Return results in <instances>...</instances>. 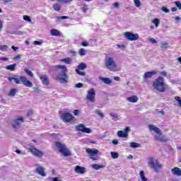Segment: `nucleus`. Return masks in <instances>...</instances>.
<instances>
[{"mask_svg":"<svg viewBox=\"0 0 181 181\" xmlns=\"http://www.w3.org/2000/svg\"><path fill=\"white\" fill-rule=\"evenodd\" d=\"M54 69H59L61 72L57 75V80L61 83V84H66L69 83V75H67V66L64 65H55Z\"/></svg>","mask_w":181,"mask_h":181,"instance_id":"obj_1","label":"nucleus"},{"mask_svg":"<svg viewBox=\"0 0 181 181\" xmlns=\"http://www.w3.org/2000/svg\"><path fill=\"white\" fill-rule=\"evenodd\" d=\"M8 81L12 82L13 80L15 81L16 84H23L25 87H33V83L30 82V81L26 78V76H19V75H13V77L8 78Z\"/></svg>","mask_w":181,"mask_h":181,"instance_id":"obj_2","label":"nucleus"},{"mask_svg":"<svg viewBox=\"0 0 181 181\" xmlns=\"http://www.w3.org/2000/svg\"><path fill=\"white\" fill-rule=\"evenodd\" d=\"M153 87L160 93H165L166 91L165 89V80L160 76L153 83Z\"/></svg>","mask_w":181,"mask_h":181,"instance_id":"obj_3","label":"nucleus"},{"mask_svg":"<svg viewBox=\"0 0 181 181\" xmlns=\"http://www.w3.org/2000/svg\"><path fill=\"white\" fill-rule=\"evenodd\" d=\"M105 66L110 71H118V66L117 62L114 60V58L111 57H107L105 58Z\"/></svg>","mask_w":181,"mask_h":181,"instance_id":"obj_4","label":"nucleus"},{"mask_svg":"<svg viewBox=\"0 0 181 181\" xmlns=\"http://www.w3.org/2000/svg\"><path fill=\"white\" fill-rule=\"evenodd\" d=\"M55 146L59 149L60 153H62L64 156H70L71 153L69 151V148L66 147V145L60 141L55 142Z\"/></svg>","mask_w":181,"mask_h":181,"instance_id":"obj_5","label":"nucleus"},{"mask_svg":"<svg viewBox=\"0 0 181 181\" xmlns=\"http://www.w3.org/2000/svg\"><path fill=\"white\" fill-rule=\"evenodd\" d=\"M59 117L64 122H71L74 119V116L67 112H59Z\"/></svg>","mask_w":181,"mask_h":181,"instance_id":"obj_6","label":"nucleus"},{"mask_svg":"<svg viewBox=\"0 0 181 181\" xmlns=\"http://www.w3.org/2000/svg\"><path fill=\"white\" fill-rule=\"evenodd\" d=\"M148 165L151 169H154L156 170V169H160L162 168V165L159 164V162L155 157H150L148 158Z\"/></svg>","mask_w":181,"mask_h":181,"instance_id":"obj_7","label":"nucleus"},{"mask_svg":"<svg viewBox=\"0 0 181 181\" xmlns=\"http://www.w3.org/2000/svg\"><path fill=\"white\" fill-rule=\"evenodd\" d=\"M35 168V173H37V175H40V176H42V177H46V168L42 167L40 164H35L34 165Z\"/></svg>","mask_w":181,"mask_h":181,"instance_id":"obj_8","label":"nucleus"},{"mask_svg":"<svg viewBox=\"0 0 181 181\" xmlns=\"http://www.w3.org/2000/svg\"><path fill=\"white\" fill-rule=\"evenodd\" d=\"M86 100L90 103H95V90L94 88H92L88 90Z\"/></svg>","mask_w":181,"mask_h":181,"instance_id":"obj_9","label":"nucleus"},{"mask_svg":"<svg viewBox=\"0 0 181 181\" xmlns=\"http://www.w3.org/2000/svg\"><path fill=\"white\" fill-rule=\"evenodd\" d=\"M124 37L127 40H130L131 42H134L135 40H138L139 39V35L134 34L131 32H126L124 33Z\"/></svg>","mask_w":181,"mask_h":181,"instance_id":"obj_10","label":"nucleus"},{"mask_svg":"<svg viewBox=\"0 0 181 181\" xmlns=\"http://www.w3.org/2000/svg\"><path fill=\"white\" fill-rule=\"evenodd\" d=\"M22 122H25L23 117H18L15 119L11 123L12 128L16 130L18 129V128H21V124H22Z\"/></svg>","mask_w":181,"mask_h":181,"instance_id":"obj_11","label":"nucleus"},{"mask_svg":"<svg viewBox=\"0 0 181 181\" xmlns=\"http://www.w3.org/2000/svg\"><path fill=\"white\" fill-rule=\"evenodd\" d=\"M28 151H30V152H31V153H33V155L37 158H42V156H43V152L36 148V147L34 146H30L28 148Z\"/></svg>","mask_w":181,"mask_h":181,"instance_id":"obj_12","label":"nucleus"},{"mask_svg":"<svg viewBox=\"0 0 181 181\" xmlns=\"http://www.w3.org/2000/svg\"><path fill=\"white\" fill-rule=\"evenodd\" d=\"M76 131H80L84 134H91L92 130L90 128L86 127L83 124H80L75 127Z\"/></svg>","mask_w":181,"mask_h":181,"instance_id":"obj_13","label":"nucleus"},{"mask_svg":"<svg viewBox=\"0 0 181 181\" xmlns=\"http://www.w3.org/2000/svg\"><path fill=\"white\" fill-rule=\"evenodd\" d=\"M148 127V129H150V131H154V132H156V134H158V135H162V130L155 127L154 125L149 124Z\"/></svg>","mask_w":181,"mask_h":181,"instance_id":"obj_14","label":"nucleus"},{"mask_svg":"<svg viewBox=\"0 0 181 181\" xmlns=\"http://www.w3.org/2000/svg\"><path fill=\"white\" fill-rule=\"evenodd\" d=\"M155 139L156 141H159V142H168V141H169V139L166 138V136H162L160 134L155 136Z\"/></svg>","mask_w":181,"mask_h":181,"instance_id":"obj_15","label":"nucleus"},{"mask_svg":"<svg viewBox=\"0 0 181 181\" xmlns=\"http://www.w3.org/2000/svg\"><path fill=\"white\" fill-rule=\"evenodd\" d=\"M40 78L45 86H49V76L47 75L40 76Z\"/></svg>","mask_w":181,"mask_h":181,"instance_id":"obj_16","label":"nucleus"},{"mask_svg":"<svg viewBox=\"0 0 181 181\" xmlns=\"http://www.w3.org/2000/svg\"><path fill=\"white\" fill-rule=\"evenodd\" d=\"M171 173L174 176H181V169L177 167L173 168L171 169Z\"/></svg>","mask_w":181,"mask_h":181,"instance_id":"obj_17","label":"nucleus"},{"mask_svg":"<svg viewBox=\"0 0 181 181\" xmlns=\"http://www.w3.org/2000/svg\"><path fill=\"white\" fill-rule=\"evenodd\" d=\"M75 172H76V173H79L81 175H84V173H86V168L81 167L80 165H77L75 168Z\"/></svg>","mask_w":181,"mask_h":181,"instance_id":"obj_18","label":"nucleus"},{"mask_svg":"<svg viewBox=\"0 0 181 181\" xmlns=\"http://www.w3.org/2000/svg\"><path fill=\"white\" fill-rule=\"evenodd\" d=\"M99 80H100V81H103V83H104L105 84H107V85H110L112 83V81H111L110 78H107V77L100 76Z\"/></svg>","mask_w":181,"mask_h":181,"instance_id":"obj_19","label":"nucleus"},{"mask_svg":"<svg viewBox=\"0 0 181 181\" xmlns=\"http://www.w3.org/2000/svg\"><path fill=\"white\" fill-rule=\"evenodd\" d=\"M86 152L87 153L90 154V156H94V155H98V150L95 148L94 149L87 148Z\"/></svg>","mask_w":181,"mask_h":181,"instance_id":"obj_20","label":"nucleus"},{"mask_svg":"<svg viewBox=\"0 0 181 181\" xmlns=\"http://www.w3.org/2000/svg\"><path fill=\"white\" fill-rule=\"evenodd\" d=\"M156 74V71H147L144 74V78L146 80L148 78H151L153 76H155Z\"/></svg>","mask_w":181,"mask_h":181,"instance_id":"obj_21","label":"nucleus"},{"mask_svg":"<svg viewBox=\"0 0 181 181\" xmlns=\"http://www.w3.org/2000/svg\"><path fill=\"white\" fill-rule=\"evenodd\" d=\"M50 34L52 36H62V33H60V31H59L57 29L51 30Z\"/></svg>","mask_w":181,"mask_h":181,"instance_id":"obj_22","label":"nucleus"},{"mask_svg":"<svg viewBox=\"0 0 181 181\" xmlns=\"http://www.w3.org/2000/svg\"><path fill=\"white\" fill-rule=\"evenodd\" d=\"M127 100L129 101V103H136V101H138V97H136V95H132L127 98Z\"/></svg>","mask_w":181,"mask_h":181,"instance_id":"obj_23","label":"nucleus"},{"mask_svg":"<svg viewBox=\"0 0 181 181\" xmlns=\"http://www.w3.org/2000/svg\"><path fill=\"white\" fill-rule=\"evenodd\" d=\"M6 70H10V71H15L16 70V64H13L6 66Z\"/></svg>","mask_w":181,"mask_h":181,"instance_id":"obj_24","label":"nucleus"},{"mask_svg":"<svg viewBox=\"0 0 181 181\" xmlns=\"http://www.w3.org/2000/svg\"><path fill=\"white\" fill-rule=\"evenodd\" d=\"M91 168H93V169H95V170H100V169H104V168H105V165H100L98 164H93L91 165Z\"/></svg>","mask_w":181,"mask_h":181,"instance_id":"obj_25","label":"nucleus"},{"mask_svg":"<svg viewBox=\"0 0 181 181\" xmlns=\"http://www.w3.org/2000/svg\"><path fill=\"white\" fill-rule=\"evenodd\" d=\"M117 136L119 138H127L128 136V134L124 133V131H118Z\"/></svg>","mask_w":181,"mask_h":181,"instance_id":"obj_26","label":"nucleus"},{"mask_svg":"<svg viewBox=\"0 0 181 181\" xmlns=\"http://www.w3.org/2000/svg\"><path fill=\"white\" fill-rule=\"evenodd\" d=\"M60 62H64V63H66V64H71L73 60L71 59V58L67 57L65 59H60Z\"/></svg>","mask_w":181,"mask_h":181,"instance_id":"obj_27","label":"nucleus"},{"mask_svg":"<svg viewBox=\"0 0 181 181\" xmlns=\"http://www.w3.org/2000/svg\"><path fill=\"white\" fill-rule=\"evenodd\" d=\"M152 23L155 25L156 28H159V25L160 23V20L159 18H154L152 21Z\"/></svg>","mask_w":181,"mask_h":181,"instance_id":"obj_28","label":"nucleus"},{"mask_svg":"<svg viewBox=\"0 0 181 181\" xmlns=\"http://www.w3.org/2000/svg\"><path fill=\"white\" fill-rule=\"evenodd\" d=\"M86 69H87V65L82 62L78 66L76 70H86Z\"/></svg>","mask_w":181,"mask_h":181,"instance_id":"obj_29","label":"nucleus"},{"mask_svg":"<svg viewBox=\"0 0 181 181\" xmlns=\"http://www.w3.org/2000/svg\"><path fill=\"white\" fill-rule=\"evenodd\" d=\"M110 117H112V121L117 122L119 118L118 117V114L117 113H110Z\"/></svg>","mask_w":181,"mask_h":181,"instance_id":"obj_30","label":"nucleus"},{"mask_svg":"<svg viewBox=\"0 0 181 181\" xmlns=\"http://www.w3.org/2000/svg\"><path fill=\"white\" fill-rule=\"evenodd\" d=\"M110 155H111L112 159H118V158L119 157V154L118 153L114 152V151L110 152Z\"/></svg>","mask_w":181,"mask_h":181,"instance_id":"obj_31","label":"nucleus"},{"mask_svg":"<svg viewBox=\"0 0 181 181\" xmlns=\"http://www.w3.org/2000/svg\"><path fill=\"white\" fill-rule=\"evenodd\" d=\"M139 146H141V144H139L136 142L130 143V148H139Z\"/></svg>","mask_w":181,"mask_h":181,"instance_id":"obj_32","label":"nucleus"},{"mask_svg":"<svg viewBox=\"0 0 181 181\" xmlns=\"http://www.w3.org/2000/svg\"><path fill=\"white\" fill-rule=\"evenodd\" d=\"M53 8L54 11H59L62 9V6L59 4H53Z\"/></svg>","mask_w":181,"mask_h":181,"instance_id":"obj_33","label":"nucleus"},{"mask_svg":"<svg viewBox=\"0 0 181 181\" xmlns=\"http://www.w3.org/2000/svg\"><path fill=\"white\" fill-rule=\"evenodd\" d=\"M18 93V89L13 88L10 90L8 95H11L12 97H14L16 94Z\"/></svg>","mask_w":181,"mask_h":181,"instance_id":"obj_34","label":"nucleus"},{"mask_svg":"<svg viewBox=\"0 0 181 181\" xmlns=\"http://www.w3.org/2000/svg\"><path fill=\"white\" fill-rule=\"evenodd\" d=\"M95 114H97L98 115H99V117L100 118H104V113L103 112H101V110H96L95 111Z\"/></svg>","mask_w":181,"mask_h":181,"instance_id":"obj_35","label":"nucleus"},{"mask_svg":"<svg viewBox=\"0 0 181 181\" xmlns=\"http://www.w3.org/2000/svg\"><path fill=\"white\" fill-rule=\"evenodd\" d=\"M24 71H25V73H26V74H28L30 77H33V73L32 72V71H30V70H29L28 69H25Z\"/></svg>","mask_w":181,"mask_h":181,"instance_id":"obj_36","label":"nucleus"},{"mask_svg":"<svg viewBox=\"0 0 181 181\" xmlns=\"http://www.w3.org/2000/svg\"><path fill=\"white\" fill-rule=\"evenodd\" d=\"M8 49V45H0V50H1V52H6Z\"/></svg>","mask_w":181,"mask_h":181,"instance_id":"obj_37","label":"nucleus"},{"mask_svg":"<svg viewBox=\"0 0 181 181\" xmlns=\"http://www.w3.org/2000/svg\"><path fill=\"white\" fill-rule=\"evenodd\" d=\"M24 33H25L23 31H13V32L11 33V35H22Z\"/></svg>","mask_w":181,"mask_h":181,"instance_id":"obj_38","label":"nucleus"},{"mask_svg":"<svg viewBox=\"0 0 181 181\" xmlns=\"http://www.w3.org/2000/svg\"><path fill=\"white\" fill-rule=\"evenodd\" d=\"M160 47L161 49H168L169 47V44H168V42H162Z\"/></svg>","mask_w":181,"mask_h":181,"instance_id":"obj_39","label":"nucleus"},{"mask_svg":"<svg viewBox=\"0 0 181 181\" xmlns=\"http://www.w3.org/2000/svg\"><path fill=\"white\" fill-rule=\"evenodd\" d=\"M57 2H62V4H70L73 0H56Z\"/></svg>","mask_w":181,"mask_h":181,"instance_id":"obj_40","label":"nucleus"},{"mask_svg":"<svg viewBox=\"0 0 181 181\" xmlns=\"http://www.w3.org/2000/svg\"><path fill=\"white\" fill-rule=\"evenodd\" d=\"M79 54L80 56H86V49L81 48L79 49Z\"/></svg>","mask_w":181,"mask_h":181,"instance_id":"obj_41","label":"nucleus"},{"mask_svg":"<svg viewBox=\"0 0 181 181\" xmlns=\"http://www.w3.org/2000/svg\"><path fill=\"white\" fill-rule=\"evenodd\" d=\"M76 73H77L79 76H86V73L84 71H80V69H76Z\"/></svg>","mask_w":181,"mask_h":181,"instance_id":"obj_42","label":"nucleus"},{"mask_svg":"<svg viewBox=\"0 0 181 181\" xmlns=\"http://www.w3.org/2000/svg\"><path fill=\"white\" fill-rule=\"evenodd\" d=\"M161 11H163V12H165V13H169L170 12V10L165 6L161 7Z\"/></svg>","mask_w":181,"mask_h":181,"instance_id":"obj_43","label":"nucleus"},{"mask_svg":"<svg viewBox=\"0 0 181 181\" xmlns=\"http://www.w3.org/2000/svg\"><path fill=\"white\" fill-rule=\"evenodd\" d=\"M23 20L26 21L27 22H32V19L29 16H23Z\"/></svg>","mask_w":181,"mask_h":181,"instance_id":"obj_44","label":"nucleus"},{"mask_svg":"<svg viewBox=\"0 0 181 181\" xmlns=\"http://www.w3.org/2000/svg\"><path fill=\"white\" fill-rule=\"evenodd\" d=\"M175 101H177L178 105H180V107H181V100H180V97H179V96H175Z\"/></svg>","mask_w":181,"mask_h":181,"instance_id":"obj_45","label":"nucleus"},{"mask_svg":"<svg viewBox=\"0 0 181 181\" xmlns=\"http://www.w3.org/2000/svg\"><path fill=\"white\" fill-rule=\"evenodd\" d=\"M134 2L136 8H139V6H141V1L139 0H134Z\"/></svg>","mask_w":181,"mask_h":181,"instance_id":"obj_46","label":"nucleus"},{"mask_svg":"<svg viewBox=\"0 0 181 181\" xmlns=\"http://www.w3.org/2000/svg\"><path fill=\"white\" fill-rule=\"evenodd\" d=\"M83 86L84 85L82 83H78L75 85V87H76V88H81L83 87Z\"/></svg>","mask_w":181,"mask_h":181,"instance_id":"obj_47","label":"nucleus"},{"mask_svg":"<svg viewBox=\"0 0 181 181\" xmlns=\"http://www.w3.org/2000/svg\"><path fill=\"white\" fill-rule=\"evenodd\" d=\"M21 57H22V55L18 54V55L15 56L14 57H13V60H19L21 59Z\"/></svg>","mask_w":181,"mask_h":181,"instance_id":"obj_48","label":"nucleus"},{"mask_svg":"<svg viewBox=\"0 0 181 181\" xmlns=\"http://www.w3.org/2000/svg\"><path fill=\"white\" fill-rule=\"evenodd\" d=\"M175 4L178 8V9H180V10L181 9V2L180 1H175Z\"/></svg>","mask_w":181,"mask_h":181,"instance_id":"obj_49","label":"nucleus"},{"mask_svg":"<svg viewBox=\"0 0 181 181\" xmlns=\"http://www.w3.org/2000/svg\"><path fill=\"white\" fill-rule=\"evenodd\" d=\"M148 40L150 43H152V44L158 43V41H156V40H155L154 38H149Z\"/></svg>","mask_w":181,"mask_h":181,"instance_id":"obj_50","label":"nucleus"},{"mask_svg":"<svg viewBox=\"0 0 181 181\" xmlns=\"http://www.w3.org/2000/svg\"><path fill=\"white\" fill-rule=\"evenodd\" d=\"M90 158L92 159V160H100V157L98 156L93 157V156H92Z\"/></svg>","mask_w":181,"mask_h":181,"instance_id":"obj_51","label":"nucleus"},{"mask_svg":"<svg viewBox=\"0 0 181 181\" xmlns=\"http://www.w3.org/2000/svg\"><path fill=\"white\" fill-rule=\"evenodd\" d=\"M4 28V21L0 19V32H2V29Z\"/></svg>","mask_w":181,"mask_h":181,"instance_id":"obj_52","label":"nucleus"},{"mask_svg":"<svg viewBox=\"0 0 181 181\" xmlns=\"http://www.w3.org/2000/svg\"><path fill=\"white\" fill-rule=\"evenodd\" d=\"M81 46H83L84 47H87V46H88V42L87 41H84L81 42Z\"/></svg>","mask_w":181,"mask_h":181,"instance_id":"obj_53","label":"nucleus"},{"mask_svg":"<svg viewBox=\"0 0 181 181\" xmlns=\"http://www.w3.org/2000/svg\"><path fill=\"white\" fill-rule=\"evenodd\" d=\"M57 19H60V20H62V19H69V17L68 16H57Z\"/></svg>","mask_w":181,"mask_h":181,"instance_id":"obj_54","label":"nucleus"},{"mask_svg":"<svg viewBox=\"0 0 181 181\" xmlns=\"http://www.w3.org/2000/svg\"><path fill=\"white\" fill-rule=\"evenodd\" d=\"M31 115H33V111L29 110L27 113V117H30Z\"/></svg>","mask_w":181,"mask_h":181,"instance_id":"obj_55","label":"nucleus"},{"mask_svg":"<svg viewBox=\"0 0 181 181\" xmlns=\"http://www.w3.org/2000/svg\"><path fill=\"white\" fill-rule=\"evenodd\" d=\"M80 114V111L78 110H74V115L77 116Z\"/></svg>","mask_w":181,"mask_h":181,"instance_id":"obj_56","label":"nucleus"},{"mask_svg":"<svg viewBox=\"0 0 181 181\" xmlns=\"http://www.w3.org/2000/svg\"><path fill=\"white\" fill-rule=\"evenodd\" d=\"M129 129H130V127H127L124 129V134H128V132H129Z\"/></svg>","mask_w":181,"mask_h":181,"instance_id":"obj_57","label":"nucleus"},{"mask_svg":"<svg viewBox=\"0 0 181 181\" xmlns=\"http://www.w3.org/2000/svg\"><path fill=\"white\" fill-rule=\"evenodd\" d=\"M88 9V7H83L82 8V12H83V13H86V12H87Z\"/></svg>","mask_w":181,"mask_h":181,"instance_id":"obj_58","label":"nucleus"},{"mask_svg":"<svg viewBox=\"0 0 181 181\" xmlns=\"http://www.w3.org/2000/svg\"><path fill=\"white\" fill-rule=\"evenodd\" d=\"M1 60H2L3 62H8V60H9V58L0 57V62H1Z\"/></svg>","mask_w":181,"mask_h":181,"instance_id":"obj_59","label":"nucleus"},{"mask_svg":"<svg viewBox=\"0 0 181 181\" xmlns=\"http://www.w3.org/2000/svg\"><path fill=\"white\" fill-rule=\"evenodd\" d=\"M117 47H119V49H122V50H124L125 49V45H117Z\"/></svg>","mask_w":181,"mask_h":181,"instance_id":"obj_60","label":"nucleus"},{"mask_svg":"<svg viewBox=\"0 0 181 181\" xmlns=\"http://www.w3.org/2000/svg\"><path fill=\"white\" fill-rule=\"evenodd\" d=\"M11 49L14 50V52H16V50H19V47H15L14 45L11 46Z\"/></svg>","mask_w":181,"mask_h":181,"instance_id":"obj_61","label":"nucleus"},{"mask_svg":"<svg viewBox=\"0 0 181 181\" xmlns=\"http://www.w3.org/2000/svg\"><path fill=\"white\" fill-rule=\"evenodd\" d=\"M161 75L164 76L165 77H168V73L166 71H163L161 72Z\"/></svg>","mask_w":181,"mask_h":181,"instance_id":"obj_62","label":"nucleus"},{"mask_svg":"<svg viewBox=\"0 0 181 181\" xmlns=\"http://www.w3.org/2000/svg\"><path fill=\"white\" fill-rule=\"evenodd\" d=\"M33 45H37L40 46V45H42V42L40 41H34Z\"/></svg>","mask_w":181,"mask_h":181,"instance_id":"obj_63","label":"nucleus"},{"mask_svg":"<svg viewBox=\"0 0 181 181\" xmlns=\"http://www.w3.org/2000/svg\"><path fill=\"white\" fill-rule=\"evenodd\" d=\"M112 143L113 144V145H118V140L114 139L112 140Z\"/></svg>","mask_w":181,"mask_h":181,"instance_id":"obj_64","label":"nucleus"}]
</instances>
